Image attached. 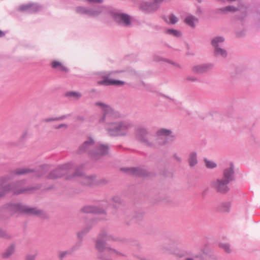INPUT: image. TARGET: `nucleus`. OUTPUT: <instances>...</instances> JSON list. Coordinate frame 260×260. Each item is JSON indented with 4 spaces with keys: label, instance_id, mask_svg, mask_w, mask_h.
<instances>
[{
    "label": "nucleus",
    "instance_id": "obj_1",
    "mask_svg": "<svg viewBox=\"0 0 260 260\" xmlns=\"http://www.w3.org/2000/svg\"><path fill=\"white\" fill-rule=\"evenodd\" d=\"M94 105L103 112L98 121L100 124L105 123L104 128L108 135L111 137L125 136L133 128V123L129 120L113 121L121 118L122 115L106 103L99 101L95 102Z\"/></svg>",
    "mask_w": 260,
    "mask_h": 260
},
{
    "label": "nucleus",
    "instance_id": "obj_2",
    "mask_svg": "<svg viewBox=\"0 0 260 260\" xmlns=\"http://www.w3.org/2000/svg\"><path fill=\"white\" fill-rule=\"evenodd\" d=\"M79 153L87 152L93 160H98L108 153L109 146L107 145L96 144L93 138L89 137L79 147Z\"/></svg>",
    "mask_w": 260,
    "mask_h": 260
},
{
    "label": "nucleus",
    "instance_id": "obj_3",
    "mask_svg": "<svg viewBox=\"0 0 260 260\" xmlns=\"http://www.w3.org/2000/svg\"><path fill=\"white\" fill-rule=\"evenodd\" d=\"M6 210L12 215L25 213L29 215L42 216L43 211L37 208L23 205L20 203H11L6 206Z\"/></svg>",
    "mask_w": 260,
    "mask_h": 260
},
{
    "label": "nucleus",
    "instance_id": "obj_4",
    "mask_svg": "<svg viewBox=\"0 0 260 260\" xmlns=\"http://www.w3.org/2000/svg\"><path fill=\"white\" fill-rule=\"evenodd\" d=\"M11 180V178L9 176L3 177L0 179V198L10 191L15 194H20L27 190L19 187L22 182H19L17 184L14 185L10 183Z\"/></svg>",
    "mask_w": 260,
    "mask_h": 260
},
{
    "label": "nucleus",
    "instance_id": "obj_5",
    "mask_svg": "<svg viewBox=\"0 0 260 260\" xmlns=\"http://www.w3.org/2000/svg\"><path fill=\"white\" fill-rule=\"evenodd\" d=\"M106 241L103 239L97 238L95 248L101 252L98 255V259L101 260H113L112 256L114 254L124 256L123 254L115 249L106 247Z\"/></svg>",
    "mask_w": 260,
    "mask_h": 260
},
{
    "label": "nucleus",
    "instance_id": "obj_6",
    "mask_svg": "<svg viewBox=\"0 0 260 260\" xmlns=\"http://www.w3.org/2000/svg\"><path fill=\"white\" fill-rule=\"evenodd\" d=\"M136 136L137 139L144 145L151 147H157L158 145L155 143L151 141L149 132L147 128L140 126L136 130Z\"/></svg>",
    "mask_w": 260,
    "mask_h": 260
},
{
    "label": "nucleus",
    "instance_id": "obj_7",
    "mask_svg": "<svg viewBox=\"0 0 260 260\" xmlns=\"http://www.w3.org/2000/svg\"><path fill=\"white\" fill-rule=\"evenodd\" d=\"M48 170V166L47 165L41 166L35 171L28 168H21L16 170L14 171V174L23 175L30 174L32 177L39 178L43 176Z\"/></svg>",
    "mask_w": 260,
    "mask_h": 260
},
{
    "label": "nucleus",
    "instance_id": "obj_8",
    "mask_svg": "<svg viewBox=\"0 0 260 260\" xmlns=\"http://www.w3.org/2000/svg\"><path fill=\"white\" fill-rule=\"evenodd\" d=\"M72 168V165L70 163L58 166L49 174L47 178L49 179H55L60 178L66 174Z\"/></svg>",
    "mask_w": 260,
    "mask_h": 260
},
{
    "label": "nucleus",
    "instance_id": "obj_9",
    "mask_svg": "<svg viewBox=\"0 0 260 260\" xmlns=\"http://www.w3.org/2000/svg\"><path fill=\"white\" fill-rule=\"evenodd\" d=\"M230 181L223 178H217L211 183L212 187L218 192L226 193L229 190Z\"/></svg>",
    "mask_w": 260,
    "mask_h": 260
},
{
    "label": "nucleus",
    "instance_id": "obj_10",
    "mask_svg": "<svg viewBox=\"0 0 260 260\" xmlns=\"http://www.w3.org/2000/svg\"><path fill=\"white\" fill-rule=\"evenodd\" d=\"M75 177H79L81 183L86 185H92L98 183L94 176L84 175L78 170L76 171L72 177H68V179H71Z\"/></svg>",
    "mask_w": 260,
    "mask_h": 260
},
{
    "label": "nucleus",
    "instance_id": "obj_11",
    "mask_svg": "<svg viewBox=\"0 0 260 260\" xmlns=\"http://www.w3.org/2000/svg\"><path fill=\"white\" fill-rule=\"evenodd\" d=\"M100 76L103 79L102 80L98 81V84L102 85H116V86H122L124 84V82L121 80H114L109 78L110 74L107 73H101Z\"/></svg>",
    "mask_w": 260,
    "mask_h": 260
},
{
    "label": "nucleus",
    "instance_id": "obj_12",
    "mask_svg": "<svg viewBox=\"0 0 260 260\" xmlns=\"http://www.w3.org/2000/svg\"><path fill=\"white\" fill-rule=\"evenodd\" d=\"M112 15L114 20L119 25L128 26L131 23V18L127 14L119 12H114L112 14Z\"/></svg>",
    "mask_w": 260,
    "mask_h": 260
},
{
    "label": "nucleus",
    "instance_id": "obj_13",
    "mask_svg": "<svg viewBox=\"0 0 260 260\" xmlns=\"http://www.w3.org/2000/svg\"><path fill=\"white\" fill-rule=\"evenodd\" d=\"M222 178L230 182L234 179L235 170L233 162L229 161L226 163L222 170Z\"/></svg>",
    "mask_w": 260,
    "mask_h": 260
},
{
    "label": "nucleus",
    "instance_id": "obj_14",
    "mask_svg": "<svg viewBox=\"0 0 260 260\" xmlns=\"http://www.w3.org/2000/svg\"><path fill=\"white\" fill-rule=\"evenodd\" d=\"M42 9V7L37 3H29L22 4L17 8L18 11L22 12L35 13Z\"/></svg>",
    "mask_w": 260,
    "mask_h": 260
},
{
    "label": "nucleus",
    "instance_id": "obj_15",
    "mask_svg": "<svg viewBox=\"0 0 260 260\" xmlns=\"http://www.w3.org/2000/svg\"><path fill=\"white\" fill-rule=\"evenodd\" d=\"M247 8L242 4H240L238 8L234 6H229L217 10L218 13H226L227 12H234L237 11H240L242 12H246Z\"/></svg>",
    "mask_w": 260,
    "mask_h": 260
},
{
    "label": "nucleus",
    "instance_id": "obj_16",
    "mask_svg": "<svg viewBox=\"0 0 260 260\" xmlns=\"http://www.w3.org/2000/svg\"><path fill=\"white\" fill-rule=\"evenodd\" d=\"M88 16L96 17L106 11V7L104 6H94L88 7Z\"/></svg>",
    "mask_w": 260,
    "mask_h": 260
},
{
    "label": "nucleus",
    "instance_id": "obj_17",
    "mask_svg": "<svg viewBox=\"0 0 260 260\" xmlns=\"http://www.w3.org/2000/svg\"><path fill=\"white\" fill-rule=\"evenodd\" d=\"M212 67L213 65L209 63L196 64L192 66L191 71L195 74H203L211 70Z\"/></svg>",
    "mask_w": 260,
    "mask_h": 260
},
{
    "label": "nucleus",
    "instance_id": "obj_18",
    "mask_svg": "<svg viewBox=\"0 0 260 260\" xmlns=\"http://www.w3.org/2000/svg\"><path fill=\"white\" fill-rule=\"evenodd\" d=\"M82 211L87 213H96L103 214L105 213V209L99 207L88 206L84 207L82 209Z\"/></svg>",
    "mask_w": 260,
    "mask_h": 260
},
{
    "label": "nucleus",
    "instance_id": "obj_19",
    "mask_svg": "<svg viewBox=\"0 0 260 260\" xmlns=\"http://www.w3.org/2000/svg\"><path fill=\"white\" fill-rule=\"evenodd\" d=\"M185 23L192 28H194L196 26V24L199 22V19L196 17L188 15L186 16L184 20Z\"/></svg>",
    "mask_w": 260,
    "mask_h": 260
},
{
    "label": "nucleus",
    "instance_id": "obj_20",
    "mask_svg": "<svg viewBox=\"0 0 260 260\" xmlns=\"http://www.w3.org/2000/svg\"><path fill=\"white\" fill-rule=\"evenodd\" d=\"M98 238L103 239L105 241H117L118 238L114 237L112 234H110L107 230H102L100 233Z\"/></svg>",
    "mask_w": 260,
    "mask_h": 260
},
{
    "label": "nucleus",
    "instance_id": "obj_21",
    "mask_svg": "<svg viewBox=\"0 0 260 260\" xmlns=\"http://www.w3.org/2000/svg\"><path fill=\"white\" fill-rule=\"evenodd\" d=\"M140 9L146 12H151L156 11V8L154 7L152 2H142L140 4Z\"/></svg>",
    "mask_w": 260,
    "mask_h": 260
},
{
    "label": "nucleus",
    "instance_id": "obj_22",
    "mask_svg": "<svg viewBox=\"0 0 260 260\" xmlns=\"http://www.w3.org/2000/svg\"><path fill=\"white\" fill-rule=\"evenodd\" d=\"M128 173L134 176H144L145 175V171L140 168H127L124 169Z\"/></svg>",
    "mask_w": 260,
    "mask_h": 260
},
{
    "label": "nucleus",
    "instance_id": "obj_23",
    "mask_svg": "<svg viewBox=\"0 0 260 260\" xmlns=\"http://www.w3.org/2000/svg\"><path fill=\"white\" fill-rule=\"evenodd\" d=\"M188 162L189 166L191 167H194L198 163L197 152L192 151L189 152L188 157Z\"/></svg>",
    "mask_w": 260,
    "mask_h": 260
},
{
    "label": "nucleus",
    "instance_id": "obj_24",
    "mask_svg": "<svg viewBox=\"0 0 260 260\" xmlns=\"http://www.w3.org/2000/svg\"><path fill=\"white\" fill-rule=\"evenodd\" d=\"M153 60H154L155 61H156V62H160V61L167 62L177 68H179V69L181 68L180 65L179 63H178L177 62H174V61H172L171 60H167V59H166L157 54L154 55L153 56Z\"/></svg>",
    "mask_w": 260,
    "mask_h": 260
},
{
    "label": "nucleus",
    "instance_id": "obj_25",
    "mask_svg": "<svg viewBox=\"0 0 260 260\" xmlns=\"http://www.w3.org/2000/svg\"><path fill=\"white\" fill-rule=\"evenodd\" d=\"M224 38L221 36H217L213 38L211 40V45L214 49L218 47H221L224 42Z\"/></svg>",
    "mask_w": 260,
    "mask_h": 260
},
{
    "label": "nucleus",
    "instance_id": "obj_26",
    "mask_svg": "<svg viewBox=\"0 0 260 260\" xmlns=\"http://www.w3.org/2000/svg\"><path fill=\"white\" fill-rule=\"evenodd\" d=\"M214 54L216 57L225 58L227 56L228 53L226 50L221 47L214 48Z\"/></svg>",
    "mask_w": 260,
    "mask_h": 260
},
{
    "label": "nucleus",
    "instance_id": "obj_27",
    "mask_svg": "<svg viewBox=\"0 0 260 260\" xmlns=\"http://www.w3.org/2000/svg\"><path fill=\"white\" fill-rule=\"evenodd\" d=\"M172 131L169 129L161 128L156 132V135L159 138H166L172 134Z\"/></svg>",
    "mask_w": 260,
    "mask_h": 260
},
{
    "label": "nucleus",
    "instance_id": "obj_28",
    "mask_svg": "<svg viewBox=\"0 0 260 260\" xmlns=\"http://www.w3.org/2000/svg\"><path fill=\"white\" fill-rule=\"evenodd\" d=\"M15 245L12 244L3 252L2 256L4 258H7L10 257L15 251Z\"/></svg>",
    "mask_w": 260,
    "mask_h": 260
},
{
    "label": "nucleus",
    "instance_id": "obj_29",
    "mask_svg": "<svg viewBox=\"0 0 260 260\" xmlns=\"http://www.w3.org/2000/svg\"><path fill=\"white\" fill-rule=\"evenodd\" d=\"M52 68L53 69H58L59 70L64 72H68V69L65 66H64L61 62L58 61H53L51 63Z\"/></svg>",
    "mask_w": 260,
    "mask_h": 260
},
{
    "label": "nucleus",
    "instance_id": "obj_30",
    "mask_svg": "<svg viewBox=\"0 0 260 260\" xmlns=\"http://www.w3.org/2000/svg\"><path fill=\"white\" fill-rule=\"evenodd\" d=\"M65 95L72 100H78L81 97L82 94L79 92L71 91L66 92Z\"/></svg>",
    "mask_w": 260,
    "mask_h": 260
},
{
    "label": "nucleus",
    "instance_id": "obj_31",
    "mask_svg": "<svg viewBox=\"0 0 260 260\" xmlns=\"http://www.w3.org/2000/svg\"><path fill=\"white\" fill-rule=\"evenodd\" d=\"M165 32L167 35L177 38L180 37L182 35V33L180 30L173 28L166 29Z\"/></svg>",
    "mask_w": 260,
    "mask_h": 260
},
{
    "label": "nucleus",
    "instance_id": "obj_32",
    "mask_svg": "<svg viewBox=\"0 0 260 260\" xmlns=\"http://www.w3.org/2000/svg\"><path fill=\"white\" fill-rule=\"evenodd\" d=\"M204 162L205 167L209 169H215L217 166V164L215 161L209 160L207 158H205L204 159Z\"/></svg>",
    "mask_w": 260,
    "mask_h": 260
},
{
    "label": "nucleus",
    "instance_id": "obj_33",
    "mask_svg": "<svg viewBox=\"0 0 260 260\" xmlns=\"http://www.w3.org/2000/svg\"><path fill=\"white\" fill-rule=\"evenodd\" d=\"M109 204L116 208L121 204V200L119 197L114 196L110 200Z\"/></svg>",
    "mask_w": 260,
    "mask_h": 260
},
{
    "label": "nucleus",
    "instance_id": "obj_34",
    "mask_svg": "<svg viewBox=\"0 0 260 260\" xmlns=\"http://www.w3.org/2000/svg\"><path fill=\"white\" fill-rule=\"evenodd\" d=\"M88 8L87 7L84 6H78L75 8V11L77 13L80 15H86L88 14Z\"/></svg>",
    "mask_w": 260,
    "mask_h": 260
},
{
    "label": "nucleus",
    "instance_id": "obj_35",
    "mask_svg": "<svg viewBox=\"0 0 260 260\" xmlns=\"http://www.w3.org/2000/svg\"><path fill=\"white\" fill-rule=\"evenodd\" d=\"M178 20L179 19L178 17L173 14L169 15L166 19V22L171 24H176L177 22H178Z\"/></svg>",
    "mask_w": 260,
    "mask_h": 260
},
{
    "label": "nucleus",
    "instance_id": "obj_36",
    "mask_svg": "<svg viewBox=\"0 0 260 260\" xmlns=\"http://www.w3.org/2000/svg\"><path fill=\"white\" fill-rule=\"evenodd\" d=\"M231 206L230 202H223L220 204L219 209L222 212H229L230 210Z\"/></svg>",
    "mask_w": 260,
    "mask_h": 260
},
{
    "label": "nucleus",
    "instance_id": "obj_37",
    "mask_svg": "<svg viewBox=\"0 0 260 260\" xmlns=\"http://www.w3.org/2000/svg\"><path fill=\"white\" fill-rule=\"evenodd\" d=\"M91 227H92V226L86 227L83 230H82L80 232H79L77 233L78 238L80 240V241L82 240V239L85 236V235L87 232H88V231L90 230V229L91 228Z\"/></svg>",
    "mask_w": 260,
    "mask_h": 260
},
{
    "label": "nucleus",
    "instance_id": "obj_38",
    "mask_svg": "<svg viewBox=\"0 0 260 260\" xmlns=\"http://www.w3.org/2000/svg\"><path fill=\"white\" fill-rule=\"evenodd\" d=\"M219 247L222 248L225 252L227 253H230L231 252L230 245L227 243H219Z\"/></svg>",
    "mask_w": 260,
    "mask_h": 260
},
{
    "label": "nucleus",
    "instance_id": "obj_39",
    "mask_svg": "<svg viewBox=\"0 0 260 260\" xmlns=\"http://www.w3.org/2000/svg\"><path fill=\"white\" fill-rule=\"evenodd\" d=\"M172 158L176 162L179 163L181 162L183 160L181 155L177 153H174L172 155Z\"/></svg>",
    "mask_w": 260,
    "mask_h": 260
},
{
    "label": "nucleus",
    "instance_id": "obj_40",
    "mask_svg": "<svg viewBox=\"0 0 260 260\" xmlns=\"http://www.w3.org/2000/svg\"><path fill=\"white\" fill-rule=\"evenodd\" d=\"M205 254H207V252H206V249L205 248L204 249H201L200 253L198 254L194 255V257L202 258Z\"/></svg>",
    "mask_w": 260,
    "mask_h": 260
},
{
    "label": "nucleus",
    "instance_id": "obj_41",
    "mask_svg": "<svg viewBox=\"0 0 260 260\" xmlns=\"http://www.w3.org/2000/svg\"><path fill=\"white\" fill-rule=\"evenodd\" d=\"M164 1V0H153L152 2V4L154 7L156 8V10L158 9L159 7L160 4Z\"/></svg>",
    "mask_w": 260,
    "mask_h": 260
},
{
    "label": "nucleus",
    "instance_id": "obj_42",
    "mask_svg": "<svg viewBox=\"0 0 260 260\" xmlns=\"http://www.w3.org/2000/svg\"><path fill=\"white\" fill-rule=\"evenodd\" d=\"M0 237L4 238H10V235L9 234H8L5 231L0 229Z\"/></svg>",
    "mask_w": 260,
    "mask_h": 260
},
{
    "label": "nucleus",
    "instance_id": "obj_43",
    "mask_svg": "<svg viewBox=\"0 0 260 260\" xmlns=\"http://www.w3.org/2000/svg\"><path fill=\"white\" fill-rule=\"evenodd\" d=\"M68 254V252L67 251H60L58 253L59 258L60 259H63Z\"/></svg>",
    "mask_w": 260,
    "mask_h": 260
},
{
    "label": "nucleus",
    "instance_id": "obj_44",
    "mask_svg": "<svg viewBox=\"0 0 260 260\" xmlns=\"http://www.w3.org/2000/svg\"><path fill=\"white\" fill-rule=\"evenodd\" d=\"M68 127V126L67 124L64 123L60 124L58 125H56L55 126V129H60L63 128L64 129H66Z\"/></svg>",
    "mask_w": 260,
    "mask_h": 260
},
{
    "label": "nucleus",
    "instance_id": "obj_45",
    "mask_svg": "<svg viewBox=\"0 0 260 260\" xmlns=\"http://www.w3.org/2000/svg\"><path fill=\"white\" fill-rule=\"evenodd\" d=\"M54 121H57V117L47 118L43 119V121L45 122H50Z\"/></svg>",
    "mask_w": 260,
    "mask_h": 260
},
{
    "label": "nucleus",
    "instance_id": "obj_46",
    "mask_svg": "<svg viewBox=\"0 0 260 260\" xmlns=\"http://www.w3.org/2000/svg\"><path fill=\"white\" fill-rule=\"evenodd\" d=\"M143 215L142 213H136L135 215V218L136 220H140L143 218Z\"/></svg>",
    "mask_w": 260,
    "mask_h": 260
},
{
    "label": "nucleus",
    "instance_id": "obj_47",
    "mask_svg": "<svg viewBox=\"0 0 260 260\" xmlns=\"http://www.w3.org/2000/svg\"><path fill=\"white\" fill-rule=\"evenodd\" d=\"M36 255L29 254L26 256L25 260H35Z\"/></svg>",
    "mask_w": 260,
    "mask_h": 260
},
{
    "label": "nucleus",
    "instance_id": "obj_48",
    "mask_svg": "<svg viewBox=\"0 0 260 260\" xmlns=\"http://www.w3.org/2000/svg\"><path fill=\"white\" fill-rule=\"evenodd\" d=\"M69 116H70V115L68 114V115H62L61 116L57 117V121L62 120L67 118Z\"/></svg>",
    "mask_w": 260,
    "mask_h": 260
},
{
    "label": "nucleus",
    "instance_id": "obj_49",
    "mask_svg": "<svg viewBox=\"0 0 260 260\" xmlns=\"http://www.w3.org/2000/svg\"><path fill=\"white\" fill-rule=\"evenodd\" d=\"M90 3L101 4L103 2V0H87Z\"/></svg>",
    "mask_w": 260,
    "mask_h": 260
},
{
    "label": "nucleus",
    "instance_id": "obj_50",
    "mask_svg": "<svg viewBox=\"0 0 260 260\" xmlns=\"http://www.w3.org/2000/svg\"><path fill=\"white\" fill-rule=\"evenodd\" d=\"M174 254L179 257H182L184 255L183 252H179L177 251L174 252Z\"/></svg>",
    "mask_w": 260,
    "mask_h": 260
},
{
    "label": "nucleus",
    "instance_id": "obj_51",
    "mask_svg": "<svg viewBox=\"0 0 260 260\" xmlns=\"http://www.w3.org/2000/svg\"><path fill=\"white\" fill-rule=\"evenodd\" d=\"M186 79L188 81H196L197 80V79L196 78H191V77H187L186 78Z\"/></svg>",
    "mask_w": 260,
    "mask_h": 260
},
{
    "label": "nucleus",
    "instance_id": "obj_52",
    "mask_svg": "<svg viewBox=\"0 0 260 260\" xmlns=\"http://www.w3.org/2000/svg\"><path fill=\"white\" fill-rule=\"evenodd\" d=\"M209 260H218V259H217V258L216 257L212 256L210 257Z\"/></svg>",
    "mask_w": 260,
    "mask_h": 260
},
{
    "label": "nucleus",
    "instance_id": "obj_53",
    "mask_svg": "<svg viewBox=\"0 0 260 260\" xmlns=\"http://www.w3.org/2000/svg\"><path fill=\"white\" fill-rule=\"evenodd\" d=\"M101 205H102V206H105V207H106V206H107L108 205V204H107V202L104 201V202H102V203Z\"/></svg>",
    "mask_w": 260,
    "mask_h": 260
},
{
    "label": "nucleus",
    "instance_id": "obj_54",
    "mask_svg": "<svg viewBox=\"0 0 260 260\" xmlns=\"http://www.w3.org/2000/svg\"><path fill=\"white\" fill-rule=\"evenodd\" d=\"M5 34L4 32L0 30V37H3L5 36Z\"/></svg>",
    "mask_w": 260,
    "mask_h": 260
},
{
    "label": "nucleus",
    "instance_id": "obj_55",
    "mask_svg": "<svg viewBox=\"0 0 260 260\" xmlns=\"http://www.w3.org/2000/svg\"><path fill=\"white\" fill-rule=\"evenodd\" d=\"M166 143V141L165 140H164L162 141V142L161 143V145H165V144Z\"/></svg>",
    "mask_w": 260,
    "mask_h": 260
},
{
    "label": "nucleus",
    "instance_id": "obj_56",
    "mask_svg": "<svg viewBox=\"0 0 260 260\" xmlns=\"http://www.w3.org/2000/svg\"><path fill=\"white\" fill-rule=\"evenodd\" d=\"M185 260H194V259L191 257H188V258H187Z\"/></svg>",
    "mask_w": 260,
    "mask_h": 260
},
{
    "label": "nucleus",
    "instance_id": "obj_57",
    "mask_svg": "<svg viewBox=\"0 0 260 260\" xmlns=\"http://www.w3.org/2000/svg\"><path fill=\"white\" fill-rule=\"evenodd\" d=\"M77 244H78V247H79L81 245V241H80Z\"/></svg>",
    "mask_w": 260,
    "mask_h": 260
}]
</instances>
